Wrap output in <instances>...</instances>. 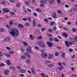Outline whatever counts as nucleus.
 I'll return each instance as SVG.
<instances>
[{
  "label": "nucleus",
  "instance_id": "31",
  "mask_svg": "<svg viewBox=\"0 0 77 77\" xmlns=\"http://www.w3.org/2000/svg\"><path fill=\"white\" fill-rule=\"evenodd\" d=\"M18 26L19 27H21L22 28L24 27V26H23V25L21 24H19L18 25Z\"/></svg>",
  "mask_w": 77,
  "mask_h": 77
},
{
  "label": "nucleus",
  "instance_id": "16",
  "mask_svg": "<svg viewBox=\"0 0 77 77\" xmlns=\"http://www.w3.org/2000/svg\"><path fill=\"white\" fill-rule=\"evenodd\" d=\"M16 6L17 8H20L21 6V4L20 3H17L16 4Z\"/></svg>",
  "mask_w": 77,
  "mask_h": 77
},
{
  "label": "nucleus",
  "instance_id": "42",
  "mask_svg": "<svg viewBox=\"0 0 77 77\" xmlns=\"http://www.w3.org/2000/svg\"><path fill=\"white\" fill-rule=\"evenodd\" d=\"M9 53L10 54H14V52L12 51H9Z\"/></svg>",
  "mask_w": 77,
  "mask_h": 77
},
{
  "label": "nucleus",
  "instance_id": "33",
  "mask_svg": "<svg viewBox=\"0 0 77 77\" xmlns=\"http://www.w3.org/2000/svg\"><path fill=\"white\" fill-rule=\"evenodd\" d=\"M63 69V66H60V67H59V69L60 70V71H62V69Z\"/></svg>",
  "mask_w": 77,
  "mask_h": 77
},
{
  "label": "nucleus",
  "instance_id": "21",
  "mask_svg": "<svg viewBox=\"0 0 77 77\" xmlns=\"http://www.w3.org/2000/svg\"><path fill=\"white\" fill-rule=\"evenodd\" d=\"M20 49L21 51V53H23V52H24V49L22 47H20Z\"/></svg>",
  "mask_w": 77,
  "mask_h": 77
},
{
  "label": "nucleus",
  "instance_id": "60",
  "mask_svg": "<svg viewBox=\"0 0 77 77\" xmlns=\"http://www.w3.org/2000/svg\"><path fill=\"white\" fill-rule=\"evenodd\" d=\"M26 56H27L28 57H29V58H31V56L29 54Z\"/></svg>",
  "mask_w": 77,
  "mask_h": 77
},
{
  "label": "nucleus",
  "instance_id": "4",
  "mask_svg": "<svg viewBox=\"0 0 77 77\" xmlns=\"http://www.w3.org/2000/svg\"><path fill=\"white\" fill-rule=\"evenodd\" d=\"M3 12L5 13H8L9 12V10L7 8H5L2 10Z\"/></svg>",
  "mask_w": 77,
  "mask_h": 77
},
{
  "label": "nucleus",
  "instance_id": "2",
  "mask_svg": "<svg viewBox=\"0 0 77 77\" xmlns=\"http://www.w3.org/2000/svg\"><path fill=\"white\" fill-rule=\"evenodd\" d=\"M38 44L39 45H40L41 47H45V43H44L42 42H39L38 43Z\"/></svg>",
  "mask_w": 77,
  "mask_h": 77
},
{
  "label": "nucleus",
  "instance_id": "43",
  "mask_svg": "<svg viewBox=\"0 0 77 77\" xmlns=\"http://www.w3.org/2000/svg\"><path fill=\"white\" fill-rule=\"evenodd\" d=\"M29 37L31 38V39H32V40H33V36H32V35L30 34L29 35Z\"/></svg>",
  "mask_w": 77,
  "mask_h": 77
},
{
  "label": "nucleus",
  "instance_id": "39",
  "mask_svg": "<svg viewBox=\"0 0 77 77\" xmlns=\"http://www.w3.org/2000/svg\"><path fill=\"white\" fill-rule=\"evenodd\" d=\"M10 14L11 16H12V15H15V13L14 12H11L10 13Z\"/></svg>",
  "mask_w": 77,
  "mask_h": 77
},
{
  "label": "nucleus",
  "instance_id": "7",
  "mask_svg": "<svg viewBox=\"0 0 77 77\" xmlns=\"http://www.w3.org/2000/svg\"><path fill=\"white\" fill-rule=\"evenodd\" d=\"M62 35L63 36L65 37V38H67L68 36V35L66 32H63L62 33Z\"/></svg>",
  "mask_w": 77,
  "mask_h": 77
},
{
  "label": "nucleus",
  "instance_id": "11",
  "mask_svg": "<svg viewBox=\"0 0 77 77\" xmlns=\"http://www.w3.org/2000/svg\"><path fill=\"white\" fill-rule=\"evenodd\" d=\"M36 19H34L33 21V27H35L36 26Z\"/></svg>",
  "mask_w": 77,
  "mask_h": 77
},
{
  "label": "nucleus",
  "instance_id": "55",
  "mask_svg": "<svg viewBox=\"0 0 77 77\" xmlns=\"http://www.w3.org/2000/svg\"><path fill=\"white\" fill-rule=\"evenodd\" d=\"M46 29L45 28H41V30L42 32H44V30H45Z\"/></svg>",
  "mask_w": 77,
  "mask_h": 77
},
{
  "label": "nucleus",
  "instance_id": "13",
  "mask_svg": "<svg viewBox=\"0 0 77 77\" xmlns=\"http://www.w3.org/2000/svg\"><path fill=\"white\" fill-rule=\"evenodd\" d=\"M27 52L29 53H32V50L31 49H29V48H27L26 50Z\"/></svg>",
  "mask_w": 77,
  "mask_h": 77
},
{
  "label": "nucleus",
  "instance_id": "44",
  "mask_svg": "<svg viewBox=\"0 0 77 77\" xmlns=\"http://www.w3.org/2000/svg\"><path fill=\"white\" fill-rule=\"evenodd\" d=\"M44 21H45V22H46V23H48V19L46 18L44 19Z\"/></svg>",
  "mask_w": 77,
  "mask_h": 77
},
{
  "label": "nucleus",
  "instance_id": "28",
  "mask_svg": "<svg viewBox=\"0 0 77 77\" xmlns=\"http://www.w3.org/2000/svg\"><path fill=\"white\" fill-rule=\"evenodd\" d=\"M25 26H26V27H28V26H30V24L29 23H27L25 24Z\"/></svg>",
  "mask_w": 77,
  "mask_h": 77
},
{
  "label": "nucleus",
  "instance_id": "29",
  "mask_svg": "<svg viewBox=\"0 0 77 77\" xmlns=\"http://www.w3.org/2000/svg\"><path fill=\"white\" fill-rule=\"evenodd\" d=\"M72 30L73 32H77V29L75 28H73L72 29Z\"/></svg>",
  "mask_w": 77,
  "mask_h": 77
},
{
  "label": "nucleus",
  "instance_id": "47",
  "mask_svg": "<svg viewBox=\"0 0 77 77\" xmlns=\"http://www.w3.org/2000/svg\"><path fill=\"white\" fill-rule=\"evenodd\" d=\"M57 12L59 14H62V11H60V10H58L57 11Z\"/></svg>",
  "mask_w": 77,
  "mask_h": 77
},
{
  "label": "nucleus",
  "instance_id": "46",
  "mask_svg": "<svg viewBox=\"0 0 77 77\" xmlns=\"http://www.w3.org/2000/svg\"><path fill=\"white\" fill-rule=\"evenodd\" d=\"M6 57H7L9 58V57H11V55H10V54H7V56H6Z\"/></svg>",
  "mask_w": 77,
  "mask_h": 77
},
{
  "label": "nucleus",
  "instance_id": "58",
  "mask_svg": "<svg viewBox=\"0 0 77 77\" xmlns=\"http://www.w3.org/2000/svg\"><path fill=\"white\" fill-rule=\"evenodd\" d=\"M63 29H64V30H68V28L66 27H63Z\"/></svg>",
  "mask_w": 77,
  "mask_h": 77
},
{
  "label": "nucleus",
  "instance_id": "41",
  "mask_svg": "<svg viewBox=\"0 0 77 77\" xmlns=\"http://www.w3.org/2000/svg\"><path fill=\"white\" fill-rule=\"evenodd\" d=\"M21 58L23 59H25L26 58V57L25 56H22L21 57Z\"/></svg>",
  "mask_w": 77,
  "mask_h": 77
},
{
  "label": "nucleus",
  "instance_id": "62",
  "mask_svg": "<svg viewBox=\"0 0 77 77\" xmlns=\"http://www.w3.org/2000/svg\"><path fill=\"white\" fill-rule=\"evenodd\" d=\"M6 48L7 50H8L9 51L11 50V49L9 47H6Z\"/></svg>",
  "mask_w": 77,
  "mask_h": 77
},
{
  "label": "nucleus",
  "instance_id": "25",
  "mask_svg": "<svg viewBox=\"0 0 77 77\" xmlns=\"http://www.w3.org/2000/svg\"><path fill=\"white\" fill-rule=\"evenodd\" d=\"M41 76L43 77H46V75L44 73H42L41 74Z\"/></svg>",
  "mask_w": 77,
  "mask_h": 77
},
{
  "label": "nucleus",
  "instance_id": "23",
  "mask_svg": "<svg viewBox=\"0 0 77 77\" xmlns=\"http://www.w3.org/2000/svg\"><path fill=\"white\" fill-rule=\"evenodd\" d=\"M75 9H72L71 10V12L72 13V14H73L74 12H75Z\"/></svg>",
  "mask_w": 77,
  "mask_h": 77
},
{
  "label": "nucleus",
  "instance_id": "54",
  "mask_svg": "<svg viewBox=\"0 0 77 77\" xmlns=\"http://www.w3.org/2000/svg\"><path fill=\"white\" fill-rule=\"evenodd\" d=\"M58 65L59 66H62V64L60 62H58Z\"/></svg>",
  "mask_w": 77,
  "mask_h": 77
},
{
  "label": "nucleus",
  "instance_id": "1",
  "mask_svg": "<svg viewBox=\"0 0 77 77\" xmlns=\"http://www.w3.org/2000/svg\"><path fill=\"white\" fill-rule=\"evenodd\" d=\"M10 33L13 36L17 37L19 34V31L17 30L13 29L10 32Z\"/></svg>",
  "mask_w": 77,
  "mask_h": 77
},
{
  "label": "nucleus",
  "instance_id": "6",
  "mask_svg": "<svg viewBox=\"0 0 77 77\" xmlns=\"http://www.w3.org/2000/svg\"><path fill=\"white\" fill-rule=\"evenodd\" d=\"M11 40V38L9 37H7L4 39L3 40L4 41H9Z\"/></svg>",
  "mask_w": 77,
  "mask_h": 77
},
{
  "label": "nucleus",
  "instance_id": "57",
  "mask_svg": "<svg viewBox=\"0 0 77 77\" xmlns=\"http://www.w3.org/2000/svg\"><path fill=\"white\" fill-rule=\"evenodd\" d=\"M6 27H7V28H8V29H10V26H9L8 25H6Z\"/></svg>",
  "mask_w": 77,
  "mask_h": 77
},
{
  "label": "nucleus",
  "instance_id": "59",
  "mask_svg": "<svg viewBox=\"0 0 77 77\" xmlns=\"http://www.w3.org/2000/svg\"><path fill=\"white\" fill-rule=\"evenodd\" d=\"M69 51L70 52H71L73 51V50L72 49H69Z\"/></svg>",
  "mask_w": 77,
  "mask_h": 77
},
{
  "label": "nucleus",
  "instance_id": "37",
  "mask_svg": "<svg viewBox=\"0 0 77 77\" xmlns=\"http://www.w3.org/2000/svg\"><path fill=\"white\" fill-rule=\"evenodd\" d=\"M40 6L42 8H44V5L42 3H41L40 4Z\"/></svg>",
  "mask_w": 77,
  "mask_h": 77
},
{
  "label": "nucleus",
  "instance_id": "38",
  "mask_svg": "<svg viewBox=\"0 0 77 77\" xmlns=\"http://www.w3.org/2000/svg\"><path fill=\"white\" fill-rule=\"evenodd\" d=\"M31 60H26V63H29L30 62Z\"/></svg>",
  "mask_w": 77,
  "mask_h": 77
},
{
  "label": "nucleus",
  "instance_id": "40",
  "mask_svg": "<svg viewBox=\"0 0 77 77\" xmlns=\"http://www.w3.org/2000/svg\"><path fill=\"white\" fill-rule=\"evenodd\" d=\"M40 2L41 3H45H45H46V2H45V1H44L43 0H42V1H40Z\"/></svg>",
  "mask_w": 77,
  "mask_h": 77
},
{
  "label": "nucleus",
  "instance_id": "48",
  "mask_svg": "<svg viewBox=\"0 0 77 77\" xmlns=\"http://www.w3.org/2000/svg\"><path fill=\"white\" fill-rule=\"evenodd\" d=\"M27 19L29 21H31V18L30 17H27Z\"/></svg>",
  "mask_w": 77,
  "mask_h": 77
},
{
  "label": "nucleus",
  "instance_id": "22",
  "mask_svg": "<svg viewBox=\"0 0 77 77\" xmlns=\"http://www.w3.org/2000/svg\"><path fill=\"white\" fill-rule=\"evenodd\" d=\"M48 31L50 33H53V31L51 29H48Z\"/></svg>",
  "mask_w": 77,
  "mask_h": 77
},
{
  "label": "nucleus",
  "instance_id": "50",
  "mask_svg": "<svg viewBox=\"0 0 77 77\" xmlns=\"http://www.w3.org/2000/svg\"><path fill=\"white\" fill-rule=\"evenodd\" d=\"M3 56V54L2 52H0V56Z\"/></svg>",
  "mask_w": 77,
  "mask_h": 77
},
{
  "label": "nucleus",
  "instance_id": "15",
  "mask_svg": "<svg viewBox=\"0 0 77 77\" xmlns=\"http://www.w3.org/2000/svg\"><path fill=\"white\" fill-rule=\"evenodd\" d=\"M31 69H32V72L33 73V74H35V69H34V67H32Z\"/></svg>",
  "mask_w": 77,
  "mask_h": 77
},
{
  "label": "nucleus",
  "instance_id": "63",
  "mask_svg": "<svg viewBox=\"0 0 77 77\" xmlns=\"http://www.w3.org/2000/svg\"><path fill=\"white\" fill-rule=\"evenodd\" d=\"M23 21H27V19L25 18H23Z\"/></svg>",
  "mask_w": 77,
  "mask_h": 77
},
{
  "label": "nucleus",
  "instance_id": "30",
  "mask_svg": "<svg viewBox=\"0 0 77 77\" xmlns=\"http://www.w3.org/2000/svg\"><path fill=\"white\" fill-rule=\"evenodd\" d=\"M36 10L37 12H41V10L40 9H39V8H37Z\"/></svg>",
  "mask_w": 77,
  "mask_h": 77
},
{
  "label": "nucleus",
  "instance_id": "24",
  "mask_svg": "<svg viewBox=\"0 0 77 77\" xmlns=\"http://www.w3.org/2000/svg\"><path fill=\"white\" fill-rule=\"evenodd\" d=\"M54 24H55V22H52L50 23V26H53V25H54Z\"/></svg>",
  "mask_w": 77,
  "mask_h": 77
},
{
  "label": "nucleus",
  "instance_id": "56",
  "mask_svg": "<svg viewBox=\"0 0 77 77\" xmlns=\"http://www.w3.org/2000/svg\"><path fill=\"white\" fill-rule=\"evenodd\" d=\"M0 32H4V29H3L2 28H1L0 29Z\"/></svg>",
  "mask_w": 77,
  "mask_h": 77
},
{
  "label": "nucleus",
  "instance_id": "26",
  "mask_svg": "<svg viewBox=\"0 0 77 77\" xmlns=\"http://www.w3.org/2000/svg\"><path fill=\"white\" fill-rule=\"evenodd\" d=\"M19 71L20 72H21V73H24V72H25V70L22 69L20 70Z\"/></svg>",
  "mask_w": 77,
  "mask_h": 77
},
{
  "label": "nucleus",
  "instance_id": "27",
  "mask_svg": "<svg viewBox=\"0 0 77 77\" xmlns=\"http://www.w3.org/2000/svg\"><path fill=\"white\" fill-rule=\"evenodd\" d=\"M53 40H54V38H51L49 39V41H51V42H53Z\"/></svg>",
  "mask_w": 77,
  "mask_h": 77
},
{
  "label": "nucleus",
  "instance_id": "9",
  "mask_svg": "<svg viewBox=\"0 0 77 77\" xmlns=\"http://www.w3.org/2000/svg\"><path fill=\"white\" fill-rule=\"evenodd\" d=\"M49 3L50 5H52L54 3V0H49Z\"/></svg>",
  "mask_w": 77,
  "mask_h": 77
},
{
  "label": "nucleus",
  "instance_id": "51",
  "mask_svg": "<svg viewBox=\"0 0 77 77\" xmlns=\"http://www.w3.org/2000/svg\"><path fill=\"white\" fill-rule=\"evenodd\" d=\"M57 29V28L56 26H54L53 28V30L55 31Z\"/></svg>",
  "mask_w": 77,
  "mask_h": 77
},
{
  "label": "nucleus",
  "instance_id": "35",
  "mask_svg": "<svg viewBox=\"0 0 77 77\" xmlns=\"http://www.w3.org/2000/svg\"><path fill=\"white\" fill-rule=\"evenodd\" d=\"M45 63H51V61L49 60H47L45 61Z\"/></svg>",
  "mask_w": 77,
  "mask_h": 77
},
{
  "label": "nucleus",
  "instance_id": "17",
  "mask_svg": "<svg viewBox=\"0 0 77 77\" xmlns=\"http://www.w3.org/2000/svg\"><path fill=\"white\" fill-rule=\"evenodd\" d=\"M6 62H7V64L8 65H10L11 64V63H10V60H7L6 61Z\"/></svg>",
  "mask_w": 77,
  "mask_h": 77
},
{
  "label": "nucleus",
  "instance_id": "64",
  "mask_svg": "<svg viewBox=\"0 0 77 77\" xmlns=\"http://www.w3.org/2000/svg\"><path fill=\"white\" fill-rule=\"evenodd\" d=\"M34 15L35 17H36L37 16V14L36 13H34Z\"/></svg>",
  "mask_w": 77,
  "mask_h": 77
},
{
  "label": "nucleus",
  "instance_id": "19",
  "mask_svg": "<svg viewBox=\"0 0 77 77\" xmlns=\"http://www.w3.org/2000/svg\"><path fill=\"white\" fill-rule=\"evenodd\" d=\"M54 66L53 64H50L48 66V67L49 68H53V67H54Z\"/></svg>",
  "mask_w": 77,
  "mask_h": 77
},
{
  "label": "nucleus",
  "instance_id": "32",
  "mask_svg": "<svg viewBox=\"0 0 77 77\" xmlns=\"http://www.w3.org/2000/svg\"><path fill=\"white\" fill-rule=\"evenodd\" d=\"M23 44L24 45H27L28 44H27V42H26L25 41H24L23 42Z\"/></svg>",
  "mask_w": 77,
  "mask_h": 77
},
{
  "label": "nucleus",
  "instance_id": "5",
  "mask_svg": "<svg viewBox=\"0 0 77 77\" xmlns=\"http://www.w3.org/2000/svg\"><path fill=\"white\" fill-rule=\"evenodd\" d=\"M42 56L43 58H46L47 56V55L45 53H43L42 54Z\"/></svg>",
  "mask_w": 77,
  "mask_h": 77
},
{
  "label": "nucleus",
  "instance_id": "61",
  "mask_svg": "<svg viewBox=\"0 0 77 77\" xmlns=\"http://www.w3.org/2000/svg\"><path fill=\"white\" fill-rule=\"evenodd\" d=\"M59 27L60 29H62V25H60L59 26Z\"/></svg>",
  "mask_w": 77,
  "mask_h": 77
},
{
  "label": "nucleus",
  "instance_id": "45",
  "mask_svg": "<svg viewBox=\"0 0 77 77\" xmlns=\"http://www.w3.org/2000/svg\"><path fill=\"white\" fill-rule=\"evenodd\" d=\"M9 25L10 26H12V25H13V23H12V21H11L9 22Z\"/></svg>",
  "mask_w": 77,
  "mask_h": 77
},
{
  "label": "nucleus",
  "instance_id": "52",
  "mask_svg": "<svg viewBox=\"0 0 77 77\" xmlns=\"http://www.w3.org/2000/svg\"><path fill=\"white\" fill-rule=\"evenodd\" d=\"M29 52H25L24 54V55H25V56H27L29 54Z\"/></svg>",
  "mask_w": 77,
  "mask_h": 77
},
{
  "label": "nucleus",
  "instance_id": "12",
  "mask_svg": "<svg viewBox=\"0 0 77 77\" xmlns=\"http://www.w3.org/2000/svg\"><path fill=\"white\" fill-rule=\"evenodd\" d=\"M61 53L62 54L61 55V57H63V58H65V53H63V52H61Z\"/></svg>",
  "mask_w": 77,
  "mask_h": 77
},
{
  "label": "nucleus",
  "instance_id": "3",
  "mask_svg": "<svg viewBox=\"0 0 77 77\" xmlns=\"http://www.w3.org/2000/svg\"><path fill=\"white\" fill-rule=\"evenodd\" d=\"M47 44L48 46L49 47H51L53 45V43L50 42H47Z\"/></svg>",
  "mask_w": 77,
  "mask_h": 77
},
{
  "label": "nucleus",
  "instance_id": "36",
  "mask_svg": "<svg viewBox=\"0 0 77 77\" xmlns=\"http://www.w3.org/2000/svg\"><path fill=\"white\" fill-rule=\"evenodd\" d=\"M1 4L2 5H5L6 4V1H3L1 2Z\"/></svg>",
  "mask_w": 77,
  "mask_h": 77
},
{
  "label": "nucleus",
  "instance_id": "49",
  "mask_svg": "<svg viewBox=\"0 0 77 77\" xmlns=\"http://www.w3.org/2000/svg\"><path fill=\"white\" fill-rule=\"evenodd\" d=\"M69 43L70 44V45H73V44H74V42H69Z\"/></svg>",
  "mask_w": 77,
  "mask_h": 77
},
{
  "label": "nucleus",
  "instance_id": "14",
  "mask_svg": "<svg viewBox=\"0 0 77 77\" xmlns=\"http://www.w3.org/2000/svg\"><path fill=\"white\" fill-rule=\"evenodd\" d=\"M52 17L54 18H56V13L55 12L53 13Z\"/></svg>",
  "mask_w": 77,
  "mask_h": 77
},
{
  "label": "nucleus",
  "instance_id": "53",
  "mask_svg": "<svg viewBox=\"0 0 77 77\" xmlns=\"http://www.w3.org/2000/svg\"><path fill=\"white\" fill-rule=\"evenodd\" d=\"M57 4H60V0H57Z\"/></svg>",
  "mask_w": 77,
  "mask_h": 77
},
{
  "label": "nucleus",
  "instance_id": "8",
  "mask_svg": "<svg viewBox=\"0 0 77 77\" xmlns=\"http://www.w3.org/2000/svg\"><path fill=\"white\" fill-rule=\"evenodd\" d=\"M65 44L66 47H69V42H68L67 41H65Z\"/></svg>",
  "mask_w": 77,
  "mask_h": 77
},
{
  "label": "nucleus",
  "instance_id": "20",
  "mask_svg": "<svg viewBox=\"0 0 77 77\" xmlns=\"http://www.w3.org/2000/svg\"><path fill=\"white\" fill-rule=\"evenodd\" d=\"M25 3L26 5H30V3H29L28 1H25L24 2Z\"/></svg>",
  "mask_w": 77,
  "mask_h": 77
},
{
  "label": "nucleus",
  "instance_id": "18",
  "mask_svg": "<svg viewBox=\"0 0 77 77\" xmlns=\"http://www.w3.org/2000/svg\"><path fill=\"white\" fill-rule=\"evenodd\" d=\"M54 41H55V42H59V40L57 38H54Z\"/></svg>",
  "mask_w": 77,
  "mask_h": 77
},
{
  "label": "nucleus",
  "instance_id": "10",
  "mask_svg": "<svg viewBox=\"0 0 77 77\" xmlns=\"http://www.w3.org/2000/svg\"><path fill=\"white\" fill-rule=\"evenodd\" d=\"M9 70H7L4 72V74L6 75H8L9 74Z\"/></svg>",
  "mask_w": 77,
  "mask_h": 77
},
{
  "label": "nucleus",
  "instance_id": "34",
  "mask_svg": "<svg viewBox=\"0 0 77 77\" xmlns=\"http://www.w3.org/2000/svg\"><path fill=\"white\" fill-rule=\"evenodd\" d=\"M55 55L56 56H58L59 55V54L58 52H57L55 53Z\"/></svg>",
  "mask_w": 77,
  "mask_h": 77
}]
</instances>
